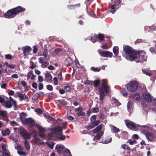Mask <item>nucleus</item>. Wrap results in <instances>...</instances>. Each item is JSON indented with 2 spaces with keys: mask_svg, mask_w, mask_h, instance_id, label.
<instances>
[{
  "mask_svg": "<svg viewBox=\"0 0 156 156\" xmlns=\"http://www.w3.org/2000/svg\"><path fill=\"white\" fill-rule=\"evenodd\" d=\"M102 83L101 87L98 89V92L99 93L100 98L99 100L101 101V104L103 103V100L105 96V93H108L110 90L109 87L107 85L108 81L106 80H102Z\"/></svg>",
  "mask_w": 156,
  "mask_h": 156,
  "instance_id": "obj_1",
  "label": "nucleus"
},
{
  "mask_svg": "<svg viewBox=\"0 0 156 156\" xmlns=\"http://www.w3.org/2000/svg\"><path fill=\"white\" fill-rule=\"evenodd\" d=\"M26 9L21 6H18L8 10L5 13L4 15L7 18H12L15 17L19 13H22L25 11Z\"/></svg>",
  "mask_w": 156,
  "mask_h": 156,
  "instance_id": "obj_2",
  "label": "nucleus"
},
{
  "mask_svg": "<svg viewBox=\"0 0 156 156\" xmlns=\"http://www.w3.org/2000/svg\"><path fill=\"white\" fill-rule=\"evenodd\" d=\"M123 49L124 51L126 54V58L131 61H134V57L137 51L129 45L123 46Z\"/></svg>",
  "mask_w": 156,
  "mask_h": 156,
  "instance_id": "obj_3",
  "label": "nucleus"
},
{
  "mask_svg": "<svg viewBox=\"0 0 156 156\" xmlns=\"http://www.w3.org/2000/svg\"><path fill=\"white\" fill-rule=\"evenodd\" d=\"M147 57L146 53L144 52L137 51L134 59L136 62H142L143 61H146Z\"/></svg>",
  "mask_w": 156,
  "mask_h": 156,
  "instance_id": "obj_4",
  "label": "nucleus"
},
{
  "mask_svg": "<svg viewBox=\"0 0 156 156\" xmlns=\"http://www.w3.org/2000/svg\"><path fill=\"white\" fill-rule=\"evenodd\" d=\"M127 90L131 92L136 91L138 88V84L135 81H131L126 85Z\"/></svg>",
  "mask_w": 156,
  "mask_h": 156,
  "instance_id": "obj_5",
  "label": "nucleus"
},
{
  "mask_svg": "<svg viewBox=\"0 0 156 156\" xmlns=\"http://www.w3.org/2000/svg\"><path fill=\"white\" fill-rule=\"evenodd\" d=\"M18 133L23 137L24 139H30V135L27 133V130L25 129L22 127L20 128L19 129Z\"/></svg>",
  "mask_w": 156,
  "mask_h": 156,
  "instance_id": "obj_6",
  "label": "nucleus"
},
{
  "mask_svg": "<svg viewBox=\"0 0 156 156\" xmlns=\"http://www.w3.org/2000/svg\"><path fill=\"white\" fill-rule=\"evenodd\" d=\"M126 126L129 129L136 130L137 129V126L134 122L128 120H125Z\"/></svg>",
  "mask_w": 156,
  "mask_h": 156,
  "instance_id": "obj_7",
  "label": "nucleus"
},
{
  "mask_svg": "<svg viewBox=\"0 0 156 156\" xmlns=\"http://www.w3.org/2000/svg\"><path fill=\"white\" fill-rule=\"evenodd\" d=\"M21 120L22 122L25 125L30 124L31 126H34L35 124V121L31 118L21 119Z\"/></svg>",
  "mask_w": 156,
  "mask_h": 156,
  "instance_id": "obj_8",
  "label": "nucleus"
},
{
  "mask_svg": "<svg viewBox=\"0 0 156 156\" xmlns=\"http://www.w3.org/2000/svg\"><path fill=\"white\" fill-rule=\"evenodd\" d=\"M62 129L60 126H58L57 127L54 128L52 129V132L49 134L50 136H52V133H54L56 136L59 133H62Z\"/></svg>",
  "mask_w": 156,
  "mask_h": 156,
  "instance_id": "obj_9",
  "label": "nucleus"
},
{
  "mask_svg": "<svg viewBox=\"0 0 156 156\" xmlns=\"http://www.w3.org/2000/svg\"><path fill=\"white\" fill-rule=\"evenodd\" d=\"M143 96L144 99L146 101L151 102L154 98L147 91L143 92Z\"/></svg>",
  "mask_w": 156,
  "mask_h": 156,
  "instance_id": "obj_10",
  "label": "nucleus"
},
{
  "mask_svg": "<svg viewBox=\"0 0 156 156\" xmlns=\"http://www.w3.org/2000/svg\"><path fill=\"white\" fill-rule=\"evenodd\" d=\"M99 53L102 57L111 58L113 56L112 53L108 51H99Z\"/></svg>",
  "mask_w": 156,
  "mask_h": 156,
  "instance_id": "obj_11",
  "label": "nucleus"
},
{
  "mask_svg": "<svg viewBox=\"0 0 156 156\" xmlns=\"http://www.w3.org/2000/svg\"><path fill=\"white\" fill-rule=\"evenodd\" d=\"M23 49L24 56L27 55L32 50L31 48L29 46L24 47Z\"/></svg>",
  "mask_w": 156,
  "mask_h": 156,
  "instance_id": "obj_12",
  "label": "nucleus"
},
{
  "mask_svg": "<svg viewBox=\"0 0 156 156\" xmlns=\"http://www.w3.org/2000/svg\"><path fill=\"white\" fill-rule=\"evenodd\" d=\"M73 63V60L70 58H66L65 61V64L67 66L71 65Z\"/></svg>",
  "mask_w": 156,
  "mask_h": 156,
  "instance_id": "obj_13",
  "label": "nucleus"
},
{
  "mask_svg": "<svg viewBox=\"0 0 156 156\" xmlns=\"http://www.w3.org/2000/svg\"><path fill=\"white\" fill-rule=\"evenodd\" d=\"M45 78L47 82H49L52 80V77L50 73H47L45 75Z\"/></svg>",
  "mask_w": 156,
  "mask_h": 156,
  "instance_id": "obj_14",
  "label": "nucleus"
},
{
  "mask_svg": "<svg viewBox=\"0 0 156 156\" xmlns=\"http://www.w3.org/2000/svg\"><path fill=\"white\" fill-rule=\"evenodd\" d=\"M4 103V104L3 105L6 108H10L12 106L11 101H10L6 100V101H5V102Z\"/></svg>",
  "mask_w": 156,
  "mask_h": 156,
  "instance_id": "obj_15",
  "label": "nucleus"
},
{
  "mask_svg": "<svg viewBox=\"0 0 156 156\" xmlns=\"http://www.w3.org/2000/svg\"><path fill=\"white\" fill-rule=\"evenodd\" d=\"M146 136L148 140L150 141L152 140L153 139V135L152 133L147 132L145 135Z\"/></svg>",
  "mask_w": 156,
  "mask_h": 156,
  "instance_id": "obj_16",
  "label": "nucleus"
},
{
  "mask_svg": "<svg viewBox=\"0 0 156 156\" xmlns=\"http://www.w3.org/2000/svg\"><path fill=\"white\" fill-rule=\"evenodd\" d=\"M55 149L57 151V152L59 154H61L63 151V148L61 147V145H56Z\"/></svg>",
  "mask_w": 156,
  "mask_h": 156,
  "instance_id": "obj_17",
  "label": "nucleus"
},
{
  "mask_svg": "<svg viewBox=\"0 0 156 156\" xmlns=\"http://www.w3.org/2000/svg\"><path fill=\"white\" fill-rule=\"evenodd\" d=\"M104 132L101 131L98 133L94 136V138L97 140H99L100 139L101 136L103 135Z\"/></svg>",
  "mask_w": 156,
  "mask_h": 156,
  "instance_id": "obj_18",
  "label": "nucleus"
},
{
  "mask_svg": "<svg viewBox=\"0 0 156 156\" xmlns=\"http://www.w3.org/2000/svg\"><path fill=\"white\" fill-rule=\"evenodd\" d=\"M102 128V125L101 124L98 126L93 130V133H98Z\"/></svg>",
  "mask_w": 156,
  "mask_h": 156,
  "instance_id": "obj_19",
  "label": "nucleus"
},
{
  "mask_svg": "<svg viewBox=\"0 0 156 156\" xmlns=\"http://www.w3.org/2000/svg\"><path fill=\"white\" fill-rule=\"evenodd\" d=\"M98 39V35L97 34H95L91 36V41L93 43H95L97 41Z\"/></svg>",
  "mask_w": 156,
  "mask_h": 156,
  "instance_id": "obj_20",
  "label": "nucleus"
},
{
  "mask_svg": "<svg viewBox=\"0 0 156 156\" xmlns=\"http://www.w3.org/2000/svg\"><path fill=\"white\" fill-rule=\"evenodd\" d=\"M115 5V4L110 5V7L111 9L110 11L113 14L117 9V8L116 7V6Z\"/></svg>",
  "mask_w": 156,
  "mask_h": 156,
  "instance_id": "obj_21",
  "label": "nucleus"
},
{
  "mask_svg": "<svg viewBox=\"0 0 156 156\" xmlns=\"http://www.w3.org/2000/svg\"><path fill=\"white\" fill-rule=\"evenodd\" d=\"M24 147L26 150L28 151H29L30 148V146L28 141L25 140L24 141Z\"/></svg>",
  "mask_w": 156,
  "mask_h": 156,
  "instance_id": "obj_22",
  "label": "nucleus"
},
{
  "mask_svg": "<svg viewBox=\"0 0 156 156\" xmlns=\"http://www.w3.org/2000/svg\"><path fill=\"white\" fill-rule=\"evenodd\" d=\"M2 135L4 136L9 135L10 133V131L8 128L6 129L5 130L2 131Z\"/></svg>",
  "mask_w": 156,
  "mask_h": 156,
  "instance_id": "obj_23",
  "label": "nucleus"
},
{
  "mask_svg": "<svg viewBox=\"0 0 156 156\" xmlns=\"http://www.w3.org/2000/svg\"><path fill=\"white\" fill-rule=\"evenodd\" d=\"M56 137L61 140H64L66 139V136L62 134V133H59L57 135Z\"/></svg>",
  "mask_w": 156,
  "mask_h": 156,
  "instance_id": "obj_24",
  "label": "nucleus"
},
{
  "mask_svg": "<svg viewBox=\"0 0 156 156\" xmlns=\"http://www.w3.org/2000/svg\"><path fill=\"white\" fill-rule=\"evenodd\" d=\"M48 96L54 98H56L57 97V95L53 92L49 93L48 94Z\"/></svg>",
  "mask_w": 156,
  "mask_h": 156,
  "instance_id": "obj_25",
  "label": "nucleus"
},
{
  "mask_svg": "<svg viewBox=\"0 0 156 156\" xmlns=\"http://www.w3.org/2000/svg\"><path fill=\"white\" fill-rule=\"evenodd\" d=\"M98 37L99 41H103L105 38V36L103 34L99 33L98 35Z\"/></svg>",
  "mask_w": 156,
  "mask_h": 156,
  "instance_id": "obj_26",
  "label": "nucleus"
},
{
  "mask_svg": "<svg viewBox=\"0 0 156 156\" xmlns=\"http://www.w3.org/2000/svg\"><path fill=\"white\" fill-rule=\"evenodd\" d=\"M119 51V48L118 47L115 46L113 47V51L115 55H118Z\"/></svg>",
  "mask_w": 156,
  "mask_h": 156,
  "instance_id": "obj_27",
  "label": "nucleus"
},
{
  "mask_svg": "<svg viewBox=\"0 0 156 156\" xmlns=\"http://www.w3.org/2000/svg\"><path fill=\"white\" fill-rule=\"evenodd\" d=\"M100 83V81L99 80H94V86L95 87H98Z\"/></svg>",
  "mask_w": 156,
  "mask_h": 156,
  "instance_id": "obj_28",
  "label": "nucleus"
},
{
  "mask_svg": "<svg viewBox=\"0 0 156 156\" xmlns=\"http://www.w3.org/2000/svg\"><path fill=\"white\" fill-rule=\"evenodd\" d=\"M121 147L124 150H126L127 151H129L130 149L128 145H126V144H123L122 145Z\"/></svg>",
  "mask_w": 156,
  "mask_h": 156,
  "instance_id": "obj_29",
  "label": "nucleus"
},
{
  "mask_svg": "<svg viewBox=\"0 0 156 156\" xmlns=\"http://www.w3.org/2000/svg\"><path fill=\"white\" fill-rule=\"evenodd\" d=\"M101 69V67L95 68L93 66L91 67L90 69L91 70H92L94 72H99L100 71Z\"/></svg>",
  "mask_w": 156,
  "mask_h": 156,
  "instance_id": "obj_30",
  "label": "nucleus"
},
{
  "mask_svg": "<svg viewBox=\"0 0 156 156\" xmlns=\"http://www.w3.org/2000/svg\"><path fill=\"white\" fill-rule=\"evenodd\" d=\"M107 139L103 141L102 143L104 144H108L111 142L112 141V138L111 137L108 136V138H107Z\"/></svg>",
  "mask_w": 156,
  "mask_h": 156,
  "instance_id": "obj_31",
  "label": "nucleus"
},
{
  "mask_svg": "<svg viewBox=\"0 0 156 156\" xmlns=\"http://www.w3.org/2000/svg\"><path fill=\"white\" fill-rule=\"evenodd\" d=\"M34 139L36 143L37 144H41L42 143H44V142L40 140L39 138H36L34 136Z\"/></svg>",
  "mask_w": 156,
  "mask_h": 156,
  "instance_id": "obj_32",
  "label": "nucleus"
},
{
  "mask_svg": "<svg viewBox=\"0 0 156 156\" xmlns=\"http://www.w3.org/2000/svg\"><path fill=\"white\" fill-rule=\"evenodd\" d=\"M24 95L25 94H22L21 93H18L17 94L18 96L20 98L21 101L23 100L24 99Z\"/></svg>",
  "mask_w": 156,
  "mask_h": 156,
  "instance_id": "obj_33",
  "label": "nucleus"
},
{
  "mask_svg": "<svg viewBox=\"0 0 156 156\" xmlns=\"http://www.w3.org/2000/svg\"><path fill=\"white\" fill-rule=\"evenodd\" d=\"M36 127L37 128L40 133H42L44 130V129L38 125L37 123L36 125Z\"/></svg>",
  "mask_w": 156,
  "mask_h": 156,
  "instance_id": "obj_34",
  "label": "nucleus"
},
{
  "mask_svg": "<svg viewBox=\"0 0 156 156\" xmlns=\"http://www.w3.org/2000/svg\"><path fill=\"white\" fill-rule=\"evenodd\" d=\"M39 95L38 93H36L34 94L32 98V99L34 101H36L39 98Z\"/></svg>",
  "mask_w": 156,
  "mask_h": 156,
  "instance_id": "obj_35",
  "label": "nucleus"
},
{
  "mask_svg": "<svg viewBox=\"0 0 156 156\" xmlns=\"http://www.w3.org/2000/svg\"><path fill=\"white\" fill-rule=\"evenodd\" d=\"M7 112L6 111L0 110V116L2 117L5 115H7Z\"/></svg>",
  "mask_w": 156,
  "mask_h": 156,
  "instance_id": "obj_36",
  "label": "nucleus"
},
{
  "mask_svg": "<svg viewBox=\"0 0 156 156\" xmlns=\"http://www.w3.org/2000/svg\"><path fill=\"white\" fill-rule=\"evenodd\" d=\"M58 101L62 105H67V102L64 99H60L58 100Z\"/></svg>",
  "mask_w": 156,
  "mask_h": 156,
  "instance_id": "obj_37",
  "label": "nucleus"
},
{
  "mask_svg": "<svg viewBox=\"0 0 156 156\" xmlns=\"http://www.w3.org/2000/svg\"><path fill=\"white\" fill-rule=\"evenodd\" d=\"M142 71L145 74H146V75L148 76H151L152 73L148 71L143 69H142Z\"/></svg>",
  "mask_w": 156,
  "mask_h": 156,
  "instance_id": "obj_38",
  "label": "nucleus"
},
{
  "mask_svg": "<svg viewBox=\"0 0 156 156\" xmlns=\"http://www.w3.org/2000/svg\"><path fill=\"white\" fill-rule=\"evenodd\" d=\"M95 127V126L94 123L92 122V123L88 126L86 127V128L88 130H90Z\"/></svg>",
  "mask_w": 156,
  "mask_h": 156,
  "instance_id": "obj_39",
  "label": "nucleus"
},
{
  "mask_svg": "<svg viewBox=\"0 0 156 156\" xmlns=\"http://www.w3.org/2000/svg\"><path fill=\"white\" fill-rule=\"evenodd\" d=\"M17 153L20 156H26L27 155V153L26 152L20 151H18Z\"/></svg>",
  "mask_w": 156,
  "mask_h": 156,
  "instance_id": "obj_40",
  "label": "nucleus"
},
{
  "mask_svg": "<svg viewBox=\"0 0 156 156\" xmlns=\"http://www.w3.org/2000/svg\"><path fill=\"white\" fill-rule=\"evenodd\" d=\"M0 119H2L7 122H8L9 121V119L7 115H5V116H4L2 117H0Z\"/></svg>",
  "mask_w": 156,
  "mask_h": 156,
  "instance_id": "obj_41",
  "label": "nucleus"
},
{
  "mask_svg": "<svg viewBox=\"0 0 156 156\" xmlns=\"http://www.w3.org/2000/svg\"><path fill=\"white\" fill-rule=\"evenodd\" d=\"M48 65V63L47 61H44L41 64V66L42 68H45Z\"/></svg>",
  "mask_w": 156,
  "mask_h": 156,
  "instance_id": "obj_42",
  "label": "nucleus"
},
{
  "mask_svg": "<svg viewBox=\"0 0 156 156\" xmlns=\"http://www.w3.org/2000/svg\"><path fill=\"white\" fill-rule=\"evenodd\" d=\"M112 130L115 133H117L119 132L120 129L114 126H112Z\"/></svg>",
  "mask_w": 156,
  "mask_h": 156,
  "instance_id": "obj_43",
  "label": "nucleus"
},
{
  "mask_svg": "<svg viewBox=\"0 0 156 156\" xmlns=\"http://www.w3.org/2000/svg\"><path fill=\"white\" fill-rule=\"evenodd\" d=\"M48 146L51 149H52L53 148V147L54 145V143L53 142H49L48 144Z\"/></svg>",
  "mask_w": 156,
  "mask_h": 156,
  "instance_id": "obj_44",
  "label": "nucleus"
},
{
  "mask_svg": "<svg viewBox=\"0 0 156 156\" xmlns=\"http://www.w3.org/2000/svg\"><path fill=\"white\" fill-rule=\"evenodd\" d=\"M86 114V113L83 112H82L81 111L77 112L76 113V115L78 116H84Z\"/></svg>",
  "mask_w": 156,
  "mask_h": 156,
  "instance_id": "obj_45",
  "label": "nucleus"
},
{
  "mask_svg": "<svg viewBox=\"0 0 156 156\" xmlns=\"http://www.w3.org/2000/svg\"><path fill=\"white\" fill-rule=\"evenodd\" d=\"M64 89L66 90L67 91H69L71 90V87L68 83H66V86L64 87Z\"/></svg>",
  "mask_w": 156,
  "mask_h": 156,
  "instance_id": "obj_46",
  "label": "nucleus"
},
{
  "mask_svg": "<svg viewBox=\"0 0 156 156\" xmlns=\"http://www.w3.org/2000/svg\"><path fill=\"white\" fill-rule=\"evenodd\" d=\"M149 50L152 54H156V50L154 47H151Z\"/></svg>",
  "mask_w": 156,
  "mask_h": 156,
  "instance_id": "obj_47",
  "label": "nucleus"
},
{
  "mask_svg": "<svg viewBox=\"0 0 156 156\" xmlns=\"http://www.w3.org/2000/svg\"><path fill=\"white\" fill-rule=\"evenodd\" d=\"M134 98L137 101H139L140 100V95L138 93H136L134 95Z\"/></svg>",
  "mask_w": 156,
  "mask_h": 156,
  "instance_id": "obj_48",
  "label": "nucleus"
},
{
  "mask_svg": "<svg viewBox=\"0 0 156 156\" xmlns=\"http://www.w3.org/2000/svg\"><path fill=\"white\" fill-rule=\"evenodd\" d=\"M33 71H31L28 73L27 77V80H28L31 78L32 75L33 74Z\"/></svg>",
  "mask_w": 156,
  "mask_h": 156,
  "instance_id": "obj_49",
  "label": "nucleus"
},
{
  "mask_svg": "<svg viewBox=\"0 0 156 156\" xmlns=\"http://www.w3.org/2000/svg\"><path fill=\"white\" fill-rule=\"evenodd\" d=\"M121 93L124 96H127V93H126V90L122 88V90L121 91Z\"/></svg>",
  "mask_w": 156,
  "mask_h": 156,
  "instance_id": "obj_50",
  "label": "nucleus"
},
{
  "mask_svg": "<svg viewBox=\"0 0 156 156\" xmlns=\"http://www.w3.org/2000/svg\"><path fill=\"white\" fill-rule=\"evenodd\" d=\"M13 108L14 110H17L18 108V106L17 105V102L16 101H14L13 103Z\"/></svg>",
  "mask_w": 156,
  "mask_h": 156,
  "instance_id": "obj_51",
  "label": "nucleus"
},
{
  "mask_svg": "<svg viewBox=\"0 0 156 156\" xmlns=\"http://www.w3.org/2000/svg\"><path fill=\"white\" fill-rule=\"evenodd\" d=\"M101 48L105 49H107L109 48L108 45L106 43L102 44L101 46Z\"/></svg>",
  "mask_w": 156,
  "mask_h": 156,
  "instance_id": "obj_52",
  "label": "nucleus"
},
{
  "mask_svg": "<svg viewBox=\"0 0 156 156\" xmlns=\"http://www.w3.org/2000/svg\"><path fill=\"white\" fill-rule=\"evenodd\" d=\"M9 137H10V139L11 140H12L13 141H14L15 142H17L18 139H17L16 138H15V137H14V136H13V135H11Z\"/></svg>",
  "mask_w": 156,
  "mask_h": 156,
  "instance_id": "obj_53",
  "label": "nucleus"
},
{
  "mask_svg": "<svg viewBox=\"0 0 156 156\" xmlns=\"http://www.w3.org/2000/svg\"><path fill=\"white\" fill-rule=\"evenodd\" d=\"M5 57L6 59L9 60H11L12 58V56L9 54L5 55Z\"/></svg>",
  "mask_w": 156,
  "mask_h": 156,
  "instance_id": "obj_54",
  "label": "nucleus"
},
{
  "mask_svg": "<svg viewBox=\"0 0 156 156\" xmlns=\"http://www.w3.org/2000/svg\"><path fill=\"white\" fill-rule=\"evenodd\" d=\"M58 79L60 80H63V78L62 76V73L61 72H60L58 75Z\"/></svg>",
  "mask_w": 156,
  "mask_h": 156,
  "instance_id": "obj_55",
  "label": "nucleus"
},
{
  "mask_svg": "<svg viewBox=\"0 0 156 156\" xmlns=\"http://www.w3.org/2000/svg\"><path fill=\"white\" fill-rule=\"evenodd\" d=\"M84 83L86 85H91L92 84V81L87 80L86 81H85Z\"/></svg>",
  "mask_w": 156,
  "mask_h": 156,
  "instance_id": "obj_56",
  "label": "nucleus"
},
{
  "mask_svg": "<svg viewBox=\"0 0 156 156\" xmlns=\"http://www.w3.org/2000/svg\"><path fill=\"white\" fill-rule=\"evenodd\" d=\"M91 112L93 113H97L99 112V108H92Z\"/></svg>",
  "mask_w": 156,
  "mask_h": 156,
  "instance_id": "obj_57",
  "label": "nucleus"
},
{
  "mask_svg": "<svg viewBox=\"0 0 156 156\" xmlns=\"http://www.w3.org/2000/svg\"><path fill=\"white\" fill-rule=\"evenodd\" d=\"M48 55V52L47 49H44V51L43 53V55L44 57L47 58V56Z\"/></svg>",
  "mask_w": 156,
  "mask_h": 156,
  "instance_id": "obj_58",
  "label": "nucleus"
},
{
  "mask_svg": "<svg viewBox=\"0 0 156 156\" xmlns=\"http://www.w3.org/2000/svg\"><path fill=\"white\" fill-rule=\"evenodd\" d=\"M47 89L49 90H52L53 88L52 86L50 85H48L46 86Z\"/></svg>",
  "mask_w": 156,
  "mask_h": 156,
  "instance_id": "obj_59",
  "label": "nucleus"
},
{
  "mask_svg": "<svg viewBox=\"0 0 156 156\" xmlns=\"http://www.w3.org/2000/svg\"><path fill=\"white\" fill-rule=\"evenodd\" d=\"M34 111L35 112L40 114H41L42 112V110L41 108H36L34 110Z\"/></svg>",
  "mask_w": 156,
  "mask_h": 156,
  "instance_id": "obj_60",
  "label": "nucleus"
},
{
  "mask_svg": "<svg viewBox=\"0 0 156 156\" xmlns=\"http://www.w3.org/2000/svg\"><path fill=\"white\" fill-rule=\"evenodd\" d=\"M43 84L42 83H40L38 84V89L39 90H41L43 88Z\"/></svg>",
  "mask_w": 156,
  "mask_h": 156,
  "instance_id": "obj_61",
  "label": "nucleus"
},
{
  "mask_svg": "<svg viewBox=\"0 0 156 156\" xmlns=\"http://www.w3.org/2000/svg\"><path fill=\"white\" fill-rule=\"evenodd\" d=\"M94 124V125L95 126H97L100 123V120H97L96 121H95L94 122H92Z\"/></svg>",
  "mask_w": 156,
  "mask_h": 156,
  "instance_id": "obj_62",
  "label": "nucleus"
},
{
  "mask_svg": "<svg viewBox=\"0 0 156 156\" xmlns=\"http://www.w3.org/2000/svg\"><path fill=\"white\" fill-rule=\"evenodd\" d=\"M96 115H94L90 118V120L91 122L95 121L96 120Z\"/></svg>",
  "mask_w": 156,
  "mask_h": 156,
  "instance_id": "obj_63",
  "label": "nucleus"
},
{
  "mask_svg": "<svg viewBox=\"0 0 156 156\" xmlns=\"http://www.w3.org/2000/svg\"><path fill=\"white\" fill-rule=\"evenodd\" d=\"M53 81L54 82V83L55 85H57L58 84V80L57 77H54L53 78Z\"/></svg>",
  "mask_w": 156,
  "mask_h": 156,
  "instance_id": "obj_64",
  "label": "nucleus"
}]
</instances>
